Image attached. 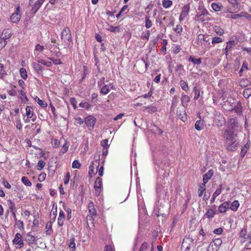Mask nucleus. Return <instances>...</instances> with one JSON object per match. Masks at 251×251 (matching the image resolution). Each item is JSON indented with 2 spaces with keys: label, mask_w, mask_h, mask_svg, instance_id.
<instances>
[{
  "label": "nucleus",
  "mask_w": 251,
  "mask_h": 251,
  "mask_svg": "<svg viewBox=\"0 0 251 251\" xmlns=\"http://www.w3.org/2000/svg\"><path fill=\"white\" fill-rule=\"evenodd\" d=\"M79 105L80 107L84 108L87 109H89L91 107V105L88 102H80L79 104Z\"/></svg>",
  "instance_id": "obj_56"
},
{
  "label": "nucleus",
  "mask_w": 251,
  "mask_h": 251,
  "mask_svg": "<svg viewBox=\"0 0 251 251\" xmlns=\"http://www.w3.org/2000/svg\"><path fill=\"white\" fill-rule=\"evenodd\" d=\"M96 119L91 116H89L85 118V122L89 129H92L95 124Z\"/></svg>",
  "instance_id": "obj_15"
},
{
  "label": "nucleus",
  "mask_w": 251,
  "mask_h": 251,
  "mask_svg": "<svg viewBox=\"0 0 251 251\" xmlns=\"http://www.w3.org/2000/svg\"><path fill=\"white\" fill-rule=\"evenodd\" d=\"M214 31L218 35H223L225 32L224 30L220 26L216 25L214 27Z\"/></svg>",
  "instance_id": "obj_36"
},
{
  "label": "nucleus",
  "mask_w": 251,
  "mask_h": 251,
  "mask_svg": "<svg viewBox=\"0 0 251 251\" xmlns=\"http://www.w3.org/2000/svg\"><path fill=\"white\" fill-rule=\"evenodd\" d=\"M22 182L26 186H31V182L28 180L27 177L23 176L21 179Z\"/></svg>",
  "instance_id": "obj_46"
},
{
  "label": "nucleus",
  "mask_w": 251,
  "mask_h": 251,
  "mask_svg": "<svg viewBox=\"0 0 251 251\" xmlns=\"http://www.w3.org/2000/svg\"><path fill=\"white\" fill-rule=\"evenodd\" d=\"M46 0H29L28 5L31 7V11L36 14Z\"/></svg>",
  "instance_id": "obj_6"
},
{
  "label": "nucleus",
  "mask_w": 251,
  "mask_h": 251,
  "mask_svg": "<svg viewBox=\"0 0 251 251\" xmlns=\"http://www.w3.org/2000/svg\"><path fill=\"white\" fill-rule=\"evenodd\" d=\"M102 186V178L98 177L96 178L94 183V188L97 195H99Z\"/></svg>",
  "instance_id": "obj_11"
},
{
  "label": "nucleus",
  "mask_w": 251,
  "mask_h": 251,
  "mask_svg": "<svg viewBox=\"0 0 251 251\" xmlns=\"http://www.w3.org/2000/svg\"><path fill=\"white\" fill-rule=\"evenodd\" d=\"M193 239L189 236L185 237V238L183 240V242L181 245V248H185L184 251H189L191 248L193 246Z\"/></svg>",
  "instance_id": "obj_8"
},
{
  "label": "nucleus",
  "mask_w": 251,
  "mask_h": 251,
  "mask_svg": "<svg viewBox=\"0 0 251 251\" xmlns=\"http://www.w3.org/2000/svg\"><path fill=\"white\" fill-rule=\"evenodd\" d=\"M216 214V205H214L213 208L207 210L204 216L207 218L211 219L213 218Z\"/></svg>",
  "instance_id": "obj_16"
},
{
  "label": "nucleus",
  "mask_w": 251,
  "mask_h": 251,
  "mask_svg": "<svg viewBox=\"0 0 251 251\" xmlns=\"http://www.w3.org/2000/svg\"><path fill=\"white\" fill-rule=\"evenodd\" d=\"M6 75V72L4 70V65L0 63V75L1 77H3Z\"/></svg>",
  "instance_id": "obj_52"
},
{
  "label": "nucleus",
  "mask_w": 251,
  "mask_h": 251,
  "mask_svg": "<svg viewBox=\"0 0 251 251\" xmlns=\"http://www.w3.org/2000/svg\"><path fill=\"white\" fill-rule=\"evenodd\" d=\"M99 163H100V161L99 159H96L91 162V164L89 167V174H91V173H95V168L98 169L99 165Z\"/></svg>",
  "instance_id": "obj_18"
},
{
  "label": "nucleus",
  "mask_w": 251,
  "mask_h": 251,
  "mask_svg": "<svg viewBox=\"0 0 251 251\" xmlns=\"http://www.w3.org/2000/svg\"><path fill=\"white\" fill-rule=\"evenodd\" d=\"M195 128L198 130H201L203 127V124L201 121L198 120L195 125Z\"/></svg>",
  "instance_id": "obj_42"
},
{
  "label": "nucleus",
  "mask_w": 251,
  "mask_h": 251,
  "mask_svg": "<svg viewBox=\"0 0 251 251\" xmlns=\"http://www.w3.org/2000/svg\"><path fill=\"white\" fill-rule=\"evenodd\" d=\"M198 9L200 13L197 14L195 17L198 22H203L205 21H212L213 20L211 15L203 6H200Z\"/></svg>",
  "instance_id": "obj_3"
},
{
  "label": "nucleus",
  "mask_w": 251,
  "mask_h": 251,
  "mask_svg": "<svg viewBox=\"0 0 251 251\" xmlns=\"http://www.w3.org/2000/svg\"><path fill=\"white\" fill-rule=\"evenodd\" d=\"M250 83V81L248 79H241L239 81V85L242 87H246Z\"/></svg>",
  "instance_id": "obj_37"
},
{
  "label": "nucleus",
  "mask_w": 251,
  "mask_h": 251,
  "mask_svg": "<svg viewBox=\"0 0 251 251\" xmlns=\"http://www.w3.org/2000/svg\"><path fill=\"white\" fill-rule=\"evenodd\" d=\"M241 0H228L234 10H239Z\"/></svg>",
  "instance_id": "obj_19"
},
{
  "label": "nucleus",
  "mask_w": 251,
  "mask_h": 251,
  "mask_svg": "<svg viewBox=\"0 0 251 251\" xmlns=\"http://www.w3.org/2000/svg\"><path fill=\"white\" fill-rule=\"evenodd\" d=\"M222 243V241L221 239H216L213 241V244L216 248H219Z\"/></svg>",
  "instance_id": "obj_55"
},
{
  "label": "nucleus",
  "mask_w": 251,
  "mask_h": 251,
  "mask_svg": "<svg viewBox=\"0 0 251 251\" xmlns=\"http://www.w3.org/2000/svg\"><path fill=\"white\" fill-rule=\"evenodd\" d=\"M45 162L44 160L40 159L37 163L36 166L37 169L39 171L42 170L45 166Z\"/></svg>",
  "instance_id": "obj_44"
},
{
  "label": "nucleus",
  "mask_w": 251,
  "mask_h": 251,
  "mask_svg": "<svg viewBox=\"0 0 251 251\" xmlns=\"http://www.w3.org/2000/svg\"><path fill=\"white\" fill-rule=\"evenodd\" d=\"M249 145L248 144H246L244 145V146L242 148L241 151V156L242 157H244L246 154L248 150L249 149Z\"/></svg>",
  "instance_id": "obj_41"
},
{
  "label": "nucleus",
  "mask_w": 251,
  "mask_h": 251,
  "mask_svg": "<svg viewBox=\"0 0 251 251\" xmlns=\"http://www.w3.org/2000/svg\"><path fill=\"white\" fill-rule=\"evenodd\" d=\"M222 185H220L219 187L217 189V190L215 191V192L213 194V196L216 198L217 196H218L222 192Z\"/></svg>",
  "instance_id": "obj_59"
},
{
  "label": "nucleus",
  "mask_w": 251,
  "mask_h": 251,
  "mask_svg": "<svg viewBox=\"0 0 251 251\" xmlns=\"http://www.w3.org/2000/svg\"><path fill=\"white\" fill-rule=\"evenodd\" d=\"M48 59L52 62L54 65H61L62 64L61 60L60 59H55L52 57H49Z\"/></svg>",
  "instance_id": "obj_51"
},
{
  "label": "nucleus",
  "mask_w": 251,
  "mask_h": 251,
  "mask_svg": "<svg viewBox=\"0 0 251 251\" xmlns=\"http://www.w3.org/2000/svg\"><path fill=\"white\" fill-rule=\"evenodd\" d=\"M104 251H115V249L113 245H107L105 247Z\"/></svg>",
  "instance_id": "obj_64"
},
{
  "label": "nucleus",
  "mask_w": 251,
  "mask_h": 251,
  "mask_svg": "<svg viewBox=\"0 0 251 251\" xmlns=\"http://www.w3.org/2000/svg\"><path fill=\"white\" fill-rule=\"evenodd\" d=\"M24 89H22L18 91L19 95L20 96L21 99L22 101L25 102L28 100L26 96L25 92L24 90Z\"/></svg>",
  "instance_id": "obj_32"
},
{
  "label": "nucleus",
  "mask_w": 251,
  "mask_h": 251,
  "mask_svg": "<svg viewBox=\"0 0 251 251\" xmlns=\"http://www.w3.org/2000/svg\"><path fill=\"white\" fill-rule=\"evenodd\" d=\"M81 167V164L78 160H74L72 163V167L74 169H79Z\"/></svg>",
  "instance_id": "obj_60"
},
{
  "label": "nucleus",
  "mask_w": 251,
  "mask_h": 251,
  "mask_svg": "<svg viewBox=\"0 0 251 251\" xmlns=\"http://www.w3.org/2000/svg\"><path fill=\"white\" fill-rule=\"evenodd\" d=\"M44 49V47L43 46L40 45L38 44L35 46V50L37 51H39L40 52L43 51Z\"/></svg>",
  "instance_id": "obj_63"
},
{
  "label": "nucleus",
  "mask_w": 251,
  "mask_h": 251,
  "mask_svg": "<svg viewBox=\"0 0 251 251\" xmlns=\"http://www.w3.org/2000/svg\"><path fill=\"white\" fill-rule=\"evenodd\" d=\"M243 95L245 98H249L251 95V88H247L245 89L243 91Z\"/></svg>",
  "instance_id": "obj_39"
},
{
  "label": "nucleus",
  "mask_w": 251,
  "mask_h": 251,
  "mask_svg": "<svg viewBox=\"0 0 251 251\" xmlns=\"http://www.w3.org/2000/svg\"><path fill=\"white\" fill-rule=\"evenodd\" d=\"M190 4H188L183 6L182 8L181 12L180 14L179 17V21L180 22L183 21L185 18L188 16L190 11Z\"/></svg>",
  "instance_id": "obj_10"
},
{
  "label": "nucleus",
  "mask_w": 251,
  "mask_h": 251,
  "mask_svg": "<svg viewBox=\"0 0 251 251\" xmlns=\"http://www.w3.org/2000/svg\"><path fill=\"white\" fill-rule=\"evenodd\" d=\"M12 33L10 30L9 29H5L3 30L2 34H1L0 37L3 38L6 41H7L11 37Z\"/></svg>",
  "instance_id": "obj_20"
},
{
  "label": "nucleus",
  "mask_w": 251,
  "mask_h": 251,
  "mask_svg": "<svg viewBox=\"0 0 251 251\" xmlns=\"http://www.w3.org/2000/svg\"><path fill=\"white\" fill-rule=\"evenodd\" d=\"M107 30L112 32H119L120 31V28L118 26H114L110 25Z\"/></svg>",
  "instance_id": "obj_54"
},
{
  "label": "nucleus",
  "mask_w": 251,
  "mask_h": 251,
  "mask_svg": "<svg viewBox=\"0 0 251 251\" xmlns=\"http://www.w3.org/2000/svg\"><path fill=\"white\" fill-rule=\"evenodd\" d=\"M152 23L150 19V17L146 16L145 17V26L147 28H150L151 27Z\"/></svg>",
  "instance_id": "obj_40"
},
{
  "label": "nucleus",
  "mask_w": 251,
  "mask_h": 251,
  "mask_svg": "<svg viewBox=\"0 0 251 251\" xmlns=\"http://www.w3.org/2000/svg\"><path fill=\"white\" fill-rule=\"evenodd\" d=\"M34 100L37 102V103L42 107L45 108L47 106V103L44 100H41L39 98L36 96L34 98Z\"/></svg>",
  "instance_id": "obj_33"
},
{
  "label": "nucleus",
  "mask_w": 251,
  "mask_h": 251,
  "mask_svg": "<svg viewBox=\"0 0 251 251\" xmlns=\"http://www.w3.org/2000/svg\"><path fill=\"white\" fill-rule=\"evenodd\" d=\"M32 66L33 69L38 73L42 72L44 70V68L40 65L37 63H33Z\"/></svg>",
  "instance_id": "obj_31"
},
{
  "label": "nucleus",
  "mask_w": 251,
  "mask_h": 251,
  "mask_svg": "<svg viewBox=\"0 0 251 251\" xmlns=\"http://www.w3.org/2000/svg\"><path fill=\"white\" fill-rule=\"evenodd\" d=\"M193 91L195 92L194 100H197L200 96V90L198 89L197 87L195 86L193 88Z\"/></svg>",
  "instance_id": "obj_45"
},
{
  "label": "nucleus",
  "mask_w": 251,
  "mask_h": 251,
  "mask_svg": "<svg viewBox=\"0 0 251 251\" xmlns=\"http://www.w3.org/2000/svg\"><path fill=\"white\" fill-rule=\"evenodd\" d=\"M65 219V214L62 210H60L59 213V216L57 219V225L59 226H63Z\"/></svg>",
  "instance_id": "obj_21"
},
{
  "label": "nucleus",
  "mask_w": 251,
  "mask_h": 251,
  "mask_svg": "<svg viewBox=\"0 0 251 251\" xmlns=\"http://www.w3.org/2000/svg\"><path fill=\"white\" fill-rule=\"evenodd\" d=\"M26 119L25 120L26 122H29L27 121V119L31 118L32 121H34L36 119V115L34 114L33 111H26Z\"/></svg>",
  "instance_id": "obj_25"
},
{
  "label": "nucleus",
  "mask_w": 251,
  "mask_h": 251,
  "mask_svg": "<svg viewBox=\"0 0 251 251\" xmlns=\"http://www.w3.org/2000/svg\"><path fill=\"white\" fill-rule=\"evenodd\" d=\"M209 41L210 38L208 35L200 34L197 36L195 43L198 47H201L202 49H205L206 44L208 42V44H209Z\"/></svg>",
  "instance_id": "obj_5"
},
{
  "label": "nucleus",
  "mask_w": 251,
  "mask_h": 251,
  "mask_svg": "<svg viewBox=\"0 0 251 251\" xmlns=\"http://www.w3.org/2000/svg\"><path fill=\"white\" fill-rule=\"evenodd\" d=\"M222 135L223 138L226 140V143L227 144L226 149L231 151L236 150L238 142L236 138L237 135L235 130L226 128L224 130Z\"/></svg>",
  "instance_id": "obj_2"
},
{
  "label": "nucleus",
  "mask_w": 251,
  "mask_h": 251,
  "mask_svg": "<svg viewBox=\"0 0 251 251\" xmlns=\"http://www.w3.org/2000/svg\"><path fill=\"white\" fill-rule=\"evenodd\" d=\"M21 18V14L20 11V6H18L15 12L10 16V21L13 23H18Z\"/></svg>",
  "instance_id": "obj_9"
},
{
  "label": "nucleus",
  "mask_w": 251,
  "mask_h": 251,
  "mask_svg": "<svg viewBox=\"0 0 251 251\" xmlns=\"http://www.w3.org/2000/svg\"><path fill=\"white\" fill-rule=\"evenodd\" d=\"M20 75L24 79H26L27 78V75L25 69L22 68L20 70Z\"/></svg>",
  "instance_id": "obj_48"
},
{
  "label": "nucleus",
  "mask_w": 251,
  "mask_h": 251,
  "mask_svg": "<svg viewBox=\"0 0 251 251\" xmlns=\"http://www.w3.org/2000/svg\"><path fill=\"white\" fill-rule=\"evenodd\" d=\"M22 235L20 233H17L16 234L15 236V238L12 241V242L14 244H16L18 243V241L22 240Z\"/></svg>",
  "instance_id": "obj_47"
},
{
  "label": "nucleus",
  "mask_w": 251,
  "mask_h": 251,
  "mask_svg": "<svg viewBox=\"0 0 251 251\" xmlns=\"http://www.w3.org/2000/svg\"><path fill=\"white\" fill-rule=\"evenodd\" d=\"M173 5V1L171 0H163L162 6L165 9L170 8Z\"/></svg>",
  "instance_id": "obj_35"
},
{
  "label": "nucleus",
  "mask_w": 251,
  "mask_h": 251,
  "mask_svg": "<svg viewBox=\"0 0 251 251\" xmlns=\"http://www.w3.org/2000/svg\"><path fill=\"white\" fill-rule=\"evenodd\" d=\"M75 239L73 237L70 239V240L68 241V245L70 249H71L72 251H75Z\"/></svg>",
  "instance_id": "obj_30"
},
{
  "label": "nucleus",
  "mask_w": 251,
  "mask_h": 251,
  "mask_svg": "<svg viewBox=\"0 0 251 251\" xmlns=\"http://www.w3.org/2000/svg\"><path fill=\"white\" fill-rule=\"evenodd\" d=\"M174 30L176 34L180 35L183 31L182 26L180 25H177L176 27L174 28Z\"/></svg>",
  "instance_id": "obj_50"
},
{
  "label": "nucleus",
  "mask_w": 251,
  "mask_h": 251,
  "mask_svg": "<svg viewBox=\"0 0 251 251\" xmlns=\"http://www.w3.org/2000/svg\"><path fill=\"white\" fill-rule=\"evenodd\" d=\"M149 245L148 243L144 242L142 244L139 251H149Z\"/></svg>",
  "instance_id": "obj_53"
},
{
  "label": "nucleus",
  "mask_w": 251,
  "mask_h": 251,
  "mask_svg": "<svg viewBox=\"0 0 251 251\" xmlns=\"http://www.w3.org/2000/svg\"><path fill=\"white\" fill-rule=\"evenodd\" d=\"M213 175V171L209 170L203 176V183L202 185L205 186V184L209 181Z\"/></svg>",
  "instance_id": "obj_17"
},
{
  "label": "nucleus",
  "mask_w": 251,
  "mask_h": 251,
  "mask_svg": "<svg viewBox=\"0 0 251 251\" xmlns=\"http://www.w3.org/2000/svg\"><path fill=\"white\" fill-rule=\"evenodd\" d=\"M7 41L3 39V38L0 37V50H1L6 45Z\"/></svg>",
  "instance_id": "obj_57"
},
{
  "label": "nucleus",
  "mask_w": 251,
  "mask_h": 251,
  "mask_svg": "<svg viewBox=\"0 0 251 251\" xmlns=\"http://www.w3.org/2000/svg\"><path fill=\"white\" fill-rule=\"evenodd\" d=\"M223 41L222 38L219 37H214L212 38V43L215 44L217 43H221Z\"/></svg>",
  "instance_id": "obj_58"
},
{
  "label": "nucleus",
  "mask_w": 251,
  "mask_h": 251,
  "mask_svg": "<svg viewBox=\"0 0 251 251\" xmlns=\"http://www.w3.org/2000/svg\"><path fill=\"white\" fill-rule=\"evenodd\" d=\"M25 240L28 241L29 244H32L35 243V242L37 241L35 236L31 235L30 232L27 234Z\"/></svg>",
  "instance_id": "obj_28"
},
{
  "label": "nucleus",
  "mask_w": 251,
  "mask_h": 251,
  "mask_svg": "<svg viewBox=\"0 0 251 251\" xmlns=\"http://www.w3.org/2000/svg\"><path fill=\"white\" fill-rule=\"evenodd\" d=\"M177 116L183 122H185L187 120V117L186 111H177Z\"/></svg>",
  "instance_id": "obj_22"
},
{
  "label": "nucleus",
  "mask_w": 251,
  "mask_h": 251,
  "mask_svg": "<svg viewBox=\"0 0 251 251\" xmlns=\"http://www.w3.org/2000/svg\"><path fill=\"white\" fill-rule=\"evenodd\" d=\"M235 45V42L234 40L232 41H229L227 42L226 43V46L225 49V53L226 55H227V53L228 51L230 49L232 48V47Z\"/></svg>",
  "instance_id": "obj_34"
},
{
  "label": "nucleus",
  "mask_w": 251,
  "mask_h": 251,
  "mask_svg": "<svg viewBox=\"0 0 251 251\" xmlns=\"http://www.w3.org/2000/svg\"><path fill=\"white\" fill-rule=\"evenodd\" d=\"M214 121L218 127L222 126L226 123L225 117L218 111H215L214 113Z\"/></svg>",
  "instance_id": "obj_7"
},
{
  "label": "nucleus",
  "mask_w": 251,
  "mask_h": 251,
  "mask_svg": "<svg viewBox=\"0 0 251 251\" xmlns=\"http://www.w3.org/2000/svg\"><path fill=\"white\" fill-rule=\"evenodd\" d=\"M223 7V6L221 3L213 2L211 4L212 8L216 12L220 11Z\"/></svg>",
  "instance_id": "obj_27"
},
{
  "label": "nucleus",
  "mask_w": 251,
  "mask_h": 251,
  "mask_svg": "<svg viewBox=\"0 0 251 251\" xmlns=\"http://www.w3.org/2000/svg\"><path fill=\"white\" fill-rule=\"evenodd\" d=\"M239 126V125L237 119L236 118H231L227 122V127L226 128L235 130V128Z\"/></svg>",
  "instance_id": "obj_12"
},
{
  "label": "nucleus",
  "mask_w": 251,
  "mask_h": 251,
  "mask_svg": "<svg viewBox=\"0 0 251 251\" xmlns=\"http://www.w3.org/2000/svg\"><path fill=\"white\" fill-rule=\"evenodd\" d=\"M51 227L52 223L50 221L48 222L46 226V228L48 229L46 231V234L50 235L52 232Z\"/></svg>",
  "instance_id": "obj_38"
},
{
  "label": "nucleus",
  "mask_w": 251,
  "mask_h": 251,
  "mask_svg": "<svg viewBox=\"0 0 251 251\" xmlns=\"http://www.w3.org/2000/svg\"><path fill=\"white\" fill-rule=\"evenodd\" d=\"M190 99L187 95H182L181 99V104L184 107H186L189 102Z\"/></svg>",
  "instance_id": "obj_24"
},
{
  "label": "nucleus",
  "mask_w": 251,
  "mask_h": 251,
  "mask_svg": "<svg viewBox=\"0 0 251 251\" xmlns=\"http://www.w3.org/2000/svg\"><path fill=\"white\" fill-rule=\"evenodd\" d=\"M240 17H245L248 19H250L251 18V15H250L247 12L243 11L241 12L239 14Z\"/></svg>",
  "instance_id": "obj_61"
},
{
  "label": "nucleus",
  "mask_w": 251,
  "mask_h": 251,
  "mask_svg": "<svg viewBox=\"0 0 251 251\" xmlns=\"http://www.w3.org/2000/svg\"><path fill=\"white\" fill-rule=\"evenodd\" d=\"M69 146V143L67 142L66 141H65V142L64 143V144H63V145L62 146V148H63L62 153H64L68 151Z\"/></svg>",
  "instance_id": "obj_62"
},
{
  "label": "nucleus",
  "mask_w": 251,
  "mask_h": 251,
  "mask_svg": "<svg viewBox=\"0 0 251 251\" xmlns=\"http://www.w3.org/2000/svg\"><path fill=\"white\" fill-rule=\"evenodd\" d=\"M230 201H225L221 204L218 207V210L221 213H225L229 208Z\"/></svg>",
  "instance_id": "obj_14"
},
{
  "label": "nucleus",
  "mask_w": 251,
  "mask_h": 251,
  "mask_svg": "<svg viewBox=\"0 0 251 251\" xmlns=\"http://www.w3.org/2000/svg\"><path fill=\"white\" fill-rule=\"evenodd\" d=\"M239 206L240 203L238 201L235 200L231 203H230L229 208L230 209L233 211L236 212V211H237Z\"/></svg>",
  "instance_id": "obj_23"
},
{
  "label": "nucleus",
  "mask_w": 251,
  "mask_h": 251,
  "mask_svg": "<svg viewBox=\"0 0 251 251\" xmlns=\"http://www.w3.org/2000/svg\"><path fill=\"white\" fill-rule=\"evenodd\" d=\"M61 38L62 42L66 44V48H71L72 47L73 41L69 28L68 27L64 28L61 33Z\"/></svg>",
  "instance_id": "obj_4"
},
{
  "label": "nucleus",
  "mask_w": 251,
  "mask_h": 251,
  "mask_svg": "<svg viewBox=\"0 0 251 251\" xmlns=\"http://www.w3.org/2000/svg\"><path fill=\"white\" fill-rule=\"evenodd\" d=\"M180 85L183 90L185 91H188L189 86L188 83L185 80H181L180 82Z\"/></svg>",
  "instance_id": "obj_43"
},
{
  "label": "nucleus",
  "mask_w": 251,
  "mask_h": 251,
  "mask_svg": "<svg viewBox=\"0 0 251 251\" xmlns=\"http://www.w3.org/2000/svg\"><path fill=\"white\" fill-rule=\"evenodd\" d=\"M188 61L189 62H192L194 65H200L201 63V58H195L194 56L191 55Z\"/></svg>",
  "instance_id": "obj_26"
},
{
  "label": "nucleus",
  "mask_w": 251,
  "mask_h": 251,
  "mask_svg": "<svg viewBox=\"0 0 251 251\" xmlns=\"http://www.w3.org/2000/svg\"><path fill=\"white\" fill-rule=\"evenodd\" d=\"M88 210L90 214L92 216H96L97 214L96 210L94 207V203L90 202L88 204Z\"/></svg>",
  "instance_id": "obj_29"
},
{
  "label": "nucleus",
  "mask_w": 251,
  "mask_h": 251,
  "mask_svg": "<svg viewBox=\"0 0 251 251\" xmlns=\"http://www.w3.org/2000/svg\"><path fill=\"white\" fill-rule=\"evenodd\" d=\"M163 178L158 177L157 180L156 194L159 200H165L169 197V181L166 172L164 173Z\"/></svg>",
  "instance_id": "obj_1"
},
{
  "label": "nucleus",
  "mask_w": 251,
  "mask_h": 251,
  "mask_svg": "<svg viewBox=\"0 0 251 251\" xmlns=\"http://www.w3.org/2000/svg\"><path fill=\"white\" fill-rule=\"evenodd\" d=\"M100 90V94L102 95L107 94L111 89H115L114 85L112 83L104 85L101 86Z\"/></svg>",
  "instance_id": "obj_13"
},
{
  "label": "nucleus",
  "mask_w": 251,
  "mask_h": 251,
  "mask_svg": "<svg viewBox=\"0 0 251 251\" xmlns=\"http://www.w3.org/2000/svg\"><path fill=\"white\" fill-rule=\"evenodd\" d=\"M38 62L48 67H50L52 65L51 61H48L46 60L40 59L38 61Z\"/></svg>",
  "instance_id": "obj_49"
}]
</instances>
